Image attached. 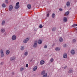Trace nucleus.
Returning <instances> with one entry per match:
<instances>
[{
  "label": "nucleus",
  "mask_w": 77,
  "mask_h": 77,
  "mask_svg": "<svg viewBox=\"0 0 77 77\" xmlns=\"http://www.w3.org/2000/svg\"><path fill=\"white\" fill-rule=\"evenodd\" d=\"M0 52L1 53V57H3L4 55V52H3V50L1 49Z\"/></svg>",
  "instance_id": "f03ea898"
},
{
  "label": "nucleus",
  "mask_w": 77,
  "mask_h": 77,
  "mask_svg": "<svg viewBox=\"0 0 77 77\" xmlns=\"http://www.w3.org/2000/svg\"><path fill=\"white\" fill-rule=\"evenodd\" d=\"M42 42L41 40H39L38 41V43L39 44H42Z\"/></svg>",
  "instance_id": "2eb2a0df"
},
{
  "label": "nucleus",
  "mask_w": 77,
  "mask_h": 77,
  "mask_svg": "<svg viewBox=\"0 0 77 77\" xmlns=\"http://www.w3.org/2000/svg\"><path fill=\"white\" fill-rule=\"evenodd\" d=\"M69 11H67L65 13V15L66 16L67 15H68V14H69Z\"/></svg>",
  "instance_id": "5701e85b"
},
{
  "label": "nucleus",
  "mask_w": 77,
  "mask_h": 77,
  "mask_svg": "<svg viewBox=\"0 0 77 77\" xmlns=\"http://www.w3.org/2000/svg\"><path fill=\"white\" fill-rule=\"evenodd\" d=\"M29 40V38H27L26 39H25L23 41V42L24 43H27V42Z\"/></svg>",
  "instance_id": "39448f33"
},
{
  "label": "nucleus",
  "mask_w": 77,
  "mask_h": 77,
  "mask_svg": "<svg viewBox=\"0 0 77 77\" xmlns=\"http://www.w3.org/2000/svg\"><path fill=\"white\" fill-rule=\"evenodd\" d=\"M55 16H56V15H55V14L54 13H53L52 15V18H54V17H55Z\"/></svg>",
  "instance_id": "393cba45"
},
{
  "label": "nucleus",
  "mask_w": 77,
  "mask_h": 77,
  "mask_svg": "<svg viewBox=\"0 0 77 77\" xmlns=\"http://www.w3.org/2000/svg\"><path fill=\"white\" fill-rule=\"evenodd\" d=\"M2 6L3 8H5L6 7V4H5L3 3L2 4Z\"/></svg>",
  "instance_id": "4be33fe9"
},
{
  "label": "nucleus",
  "mask_w": 77,
  "mask_h": 77,
  "mask_svg": "<svg viewBox=\"0 0 77 77\" xmlns=\"http://www.w3.org/2000/svg\"><path fill=\"white\" fill-rule=\"evenodd\" d=\"M24 69V67H21L20 69V71H23Z\"/></svg>",
  "instance_id": "bb28decb"
},
{
  "label": "nucleus",
  "mask_w": 77,
  "mask_h": 77,
  "mask_svg": "<svg viewBox=\"0 0 77 77\" xmlns=\"http://www.w3.org/2000/svg\"><path fill=\"white\" fill-rule=\"evenodd\" d=\"M27 7L28 9H31V5L30 4L28 5Z\"/></svg>",
  "instance_id": "4468645a"
},
{
  "label": "nucleus",
  "mask_w": 77,
  "mask_h": 77,
  "mask_svg": "<svg viewBox=\"0 0 77 77\" xmlns=\"http://www.w3.org/2000/svg\"><path fill=\"white\" fill-rule=\"evenodd\" d=\"M59 41L60 42H63V38L62 37H60L59 38Z\"/></svg>",
  "instance_id": "f8f14e48"
},
{
  "label": "nucleus",
  "mask_w": 77,
  "mask_h": 77,
  "mask_svg": "<svg viewBox=\"0 0 77 77\" xmlns=\"http://www.w3.org/2000/svg\"><path fill=\"white\" fill-rule=\"evenodd\" d=\"M37 69V66H35L33 69V70L36 71Z\"/></svg>",
  "instance_id": "a878e982"
},
{
  "label": "nucleus",
  "mask_w": 77,
  "mask_h": 77,
  "mask_svg": "<svg viewBox=\"0 0 77 77\" xmlns=\"http://www.w3.org/2000/svg\"><path fill=\"white\" fill-rule=\"evenodd\" d=\"M50 15V14H48L47 15V17H49V15Z\"/></svg>",
  "instance_id": "4c0bfd02"
},
{
  "label": "nucleus",
  "mask_w": 77,
  "mask_h": 77,
  "mask_svg": "<svg viewBox=\"0 0 77 77\" xmlns=\"http://www.w3.org/2000/svg\"><path fill=\"white\" fill-rule=\"evenodd\" d=\"M21 50H24V47L22 46L21 47Z\"/></svg>",
  "instance_id": "f704fd0d"
},
{
  "label": "nucleus",
  "mask_w": 77,
  "mask_h": 77,
  "mask_svg": "<svg viewBox=\"0 0 77 77\" xmlns=\"http://www.w3.org/2000/svg\"><path fill=\"white\" fill-rule=\"evenodd\" d=\"M37 43H38V42L37 41H35L33 45V47L35 48H36L37 47Z\"/></svg>",
  "instance_id": "7ed1b4c3"
},
{
  "label": "nucleus",
  "mask_w": 77,
  "mask_h": 77,
  "mask_svg": "<svg viewBox=\"0 0 77 77\" xmlns=\"http://www.w3.org/2000/svg\"><path fill=\"white\" fill-rule=\"evenodd\" d=\"M5 35H6V33L5 32V33H4Z\"/></svg>",
  "instance_id": "79ce46f5"
},
{
  "label": "nucleus",
  "mask_w": 77,
  "mask_h": 77,
  "mask_svg": "<svg viewBox=\"0 0 77 77\" xmlns=\"http://www.w3.org/2000/svg\"><path fill=\"white\" fill-rule=\"evenodd\" d=\"M64 69H65V68H66V67H64Z\"/></svg>",
  "instance_id": "37998d69"
},
{
  "label": "nucleus",
  "mask_w": 77,
  "mask_h": 77,
  "mask_svg": "<svg viewBox=\"0 0 77 77\" xmlns=\"http://www.w3.org/2000/svg\"><path fill=\"white\" fill-rule=\"evenodd\" d=\"M67 18L66 17H64L63 18V21H64L65 22H66V21H67Z\"/></svg>",
  "instance_id": "f3484780"
},
{
  "label": "nucleus",
  "mask_w": 77,
  "mask_h": 77,
  "mask_svg": "<svg viewBox=\"0 0 77 77\" xmlns=\"http://www.w3.org/2000/svg\"><path fill=\"white\" fill-rule=\"evenodd\" d=\"M9 53H10V51L9 50H8L6 51V54H9Z\"/></svg>",
  "instance_id": "a211bd4d"
},
{
  "label": "nucleus",
  "mask_w": 77,
  "mask_h": 77,
  "mask_svg": "<svg viewBox=\"0 0 77 77\" xmlns=\"http://www.w3.org/2000/svg\"><path fill=\"white\" fill-rule=\"evenodd\" d=\"M1 65H3V62H1Z\"/></svg>",
  "instance_id": "ea45409f"
},
{
  "label": "nucleus",
  "mask_w": 77,
  "mask_h": 77,
  "mask_svg": "<svg viewBox=\"0 0 77 77\" xmlns=\"http://www.w3.org/2000/svg\"><path fill=\"white\" fill-rule=\"evenodd\" d=\"M26 67H27L28 66H29V65H28V64H26Z\"/></svg>",
  "instance_id": "e433bc0d"
},
{
  "label": "nucleus",
  "mask_w": 77,
  "mask_h": 77,
  "mask_svg": "<svg viewBox=\"0 0 77 77\" xmlns=\"http://www.w3.org/2000/svg\"><path fill=\"white\" fill-rule=\"evenodd\" d=\"M63 58H65V59L67 58V54H64L63 55Z\"/></svg>",
  "instance_id": "9b49d317"
},
{
  "label": "nucleus",
  "mask_w": 77,
  "mask_h": 77,
  "mask_svg": "<svg viewBox=\"0 0 77 77\" xmlns=\"http://www.w3.org/2000/svg\"><path fill=\"white\" fill-rule=\"evenodd\" d=\"M52 30L53 32H54L56 30V27H53L52 29Z\"/></svg>",
  "instance_id": "dca6fc26"
},
{
  "label": "nucleus",
  "mask_w": 77,
  "mask_h": 77,
  "mask_svg": "<svg viewBox=\"0 0 77 77\" xmlns=\"http://www.w3.org/2000/svg\"><path fill=\"white\" fill-rule=\"evenodd\" d=\"M45 74H47V73H45V71H43L41 73V75H44Z\"/></svg>",
  "instance_id": "aec40b11"
},
{
  "label": "nucleus",
  "mask_w": 77,
  "mask_h": 77,
  "mask_svg": "<svg viewBox=\"0 0 77 77\" xmlns=\"http://www.w3.org/2000/svg\"><path fill=\"white\" fill-rule=\"evenodd\" d=\"M13 9V6H12V5H10L9 6V11H11Z\"/></svg>",
  "instance_id": "20e7f679"
},
{
  "label": "nucleus",
  "mask_w": 77,
  "mask_h": 77,
  "mask_svg": "<svg viewBox=\"0 0 77 77\" xmlns=\"http://www.w3.org/2000/svg\"><path fill=\"white\" fill-rule=\"evenodd\" d=\"M15 9H18L20 8V5H19V2H18L16 4V6L15 7Z\"/></svg>",
  "instance_id": "f257e3e1"
},
{
  "label": "nucleus",
  "mask_w": 77,
  "mask_h": 77,
  "mask_svg": "<svg viewBox=\"0 0 77 77\" xmlns=\"http://www.w3.org/2000/svg\"><path fill=\"white\" fill-rule=\"evenodd\" d=\"M1 32L2 33H5V29H4L2 28L1 29Z\"/></svg>",
  "instance_id": "6e6552de"
},
{
  "label": "nucleus",
  "mask_w": 77,
  "mask_h": 77,
  "mask_svg": "<svg viewBox=\"0 0 77 77\" xmlns=\"http://www.w3.org/2000/svg\"><path fill=\"white\" fill-rule=\"evenodd\" d=\"M39 27L40 28H42L43 27V26H42V25H40Z\"/></svg>",
  "instance_id": "72a5a7b5"
},
{
  "label": "nucleus",
  "mask_w": 77,
  "mask_h": 77,
  "mask_svg": "<svg viewBox=\"0 0 77 77\" xmlns=\"http://www.w3.org/2000/svg\"><path fill=\"white\" fill-rule=\"evenodd\" d=\"M71 53L72 54H75V51L74 50H72L71 51Z\"/></svg>",
  "instance_id": "9d476101"
},
{
  "label": "nucleus",
  "mask_w": 77,
  "mask_h": 77,
  "mask_svg": "<svg viewBox=\"0 0 77 77\" xmlns=\"http://www.w3.org/2000/svg\"><path fill=\"white\" fill-rule=\"evenodd\" d=\"M28 54V52H26L24 53V55L25 56H27Z\"/></svg>",
  "instance_id": "c756f323"
},
{
  "label": "nucleus",
  "mask_w": 77,
  "mask_h": 77,
  "mask_svg": "<svg viewBox=\"0 0 77 77\" xmlns=\"http://www.w3.org/2000/svg\"><path fill=\"white\" fill-rule=\"evenodd\" d=\"M59 10H60V11H62V10L61 8H60L59 9Z\"/></svg>",
  "instance_id": "a19ab883"
},
{
  "label": "nucleus",
  "mask_w": 77,
  "mask_h": 77,
  "mask_svg": "<svg viewBox=\"0 0 77 77\" xmlns=\"http://www.w3.org/2000/svg\"><path fill=\"white\" fill-rule=\"evenodd\" d=\"M66 5L67 6H70V2L69 1L67 2Z\"/></svg>",
  "instance_id": "ddd939ff"
},
{
  "label": "nucleus",
  "mask_w": 77,
  "mask_h": 77,
  "mask_svg": "<svg viewBox=\"0 0 77 77\" xmlns=\"http://www.w3.org/2000/svg\"><path fill=\"white\" fill-rule=\"evenodd\" d=\"M5 2L7 4H8V3H9V1L8 0H5Z\"/></svg>",
  "instance_id": "2f4dec72"
},
{
  "label": "nucleus",
  "mask_w": 77,
  "mask_h": 77,
  "mask_svg": "<svg viewBox=\"0 0 77 77\" xmlns=\"http://www.w3.org/2000/svg\"><path fill=\"white\" fill-rule=\"evenodd\" d=\"M72 42L73 43L76 42V40H75V39H73V40L72 41Z\"/></svg>",
  "instance_id": "c85d7f7f"
},
{
  "label": "nucleus",
  "mask_w": 77,
  "mask_h": 77,
  "mask_svg": "<svg viewBox=\"0 0 77 77\" xmlns=\"http://www.w3.org/2000/svg\"><path fill=\"white\" fill-rule=\"evenodd\" d=\"M10 61H12V60H15V57H11L10 58Z\"/></svg>",
  "instance_id": "0eeeda50"
},
{
  "label": "nucleus",
  "mask_w": 77,
  "mask_h": 77,
  "mask_svg": "<svg viewBox=\"0 0 77 77\" xmlns=\"http://www.w3.org/2000/svg\"><path fill=\"white\" fill-rule=\"evenodd\" d=\"M51 62H53L54 61V59L53 58H51L50 60Z\"/></svg>",
  "instance_id": "7c9ffc66"
},
{
  "label": "nucleus",
  "mask_w": 77,
  "mask_h": 77,
  "mask_svg": "<svg viewBox=\"0 0 77 77\" xmlns=\"http://www.w3.org/2000/svg\"><path fill=\"white\" fill-rule=\"evenodd\" d=\"M75 26H77V24H74L72 26V27H75Z\"/></svg>",
  "instance_id": "473e14b6"
},
{
  "label": "nucleus",
  "mask_w": 77,
  "mask_h": 77,
  "mask_svg": "<svg viewBox=\"0 0 77 77\" xmlns=\"http://www.w3.org/2000/svg\"><path fill=\"white\" fill-rule=\"evenodd\" d=\"M45 63V61H44V60H42L40 62L41 65H43V64H44Z\"/></svg>",
  "instance_id": "1a4fd4ad"
},
{
  "label": "nucleus",
  "mask_w": 77,
  "mask_h": 77,
  "mask_svg": "<svg viewBox=\"0 0 77 77\" xmlns=\"http://www.w3.org/2000/svg\"><path fill=\"white\" fill-rule=\"evenodd\" d=\"M16 37L15 35H14L12 36V39L13 40H15L16 39Z\"/></svg>",
  "instance_id": "423d86ee"
},
{
  "label": "nucleus",
  "mask_w": 77,
  "mask_h": 77,
  "mask_svg": "<svg viewBox=\"0 0 77 77\" xmlns=\"http://www.w3.org/2000/svg\"><path fill=\"white\" fill-rule=\"evenodd\" d=\"M5 21L3 20L2 21V26H4L5 25Z\"/></svg>",
  "instance_id": "412c9836"
},
{
  "label": "nucleus",
  "mask_w": 77,
  "mask_h": 77,
  "mask_svg": "<svg viewBox=\"0 0 77 77\" xmlns=\"http://www.w3.org/2000/svg\"><path fill=\"white\" fill-rule=\"evenodd\" d=\"M66 44H65L64 45L63 47H66Z\"/></svg>",
  "instance_id": "58836bf2"
},
{
  "label": "nucleus",
  "mask_w": 77,
  "mask_h": 77,
  "mask_svg": "<svg viewBox=\"0 0 77 77\" xmlns=\"http://www.w3.org/2000/svg\"><path fill=\"white\" fill-rule=\"evenodd\" d=\"M47 73H45L44 75H43L42 77H47Z\"/></svg>",
  "instance_id": "cd10ccee"
},
{
  "label": "nucleus",
  "mask_w": 77,
  "mask_h": 77,
  "mask_svg": "<svg viewBox=\"0 0 77 77\" xmlns=\"http://www.w3.org/2000/svg\"><path fill=\"white\" fill-rule=\"evenodd\" d=\"M44 48H47V46L46 45H45L44 46Z\"/></svg>",
  "instance_id": "c9c22d12"
},
{
  "label": "nucleus",
  "mask_w": 77,
  "mask_h": 77,
  "mask_svg": "<svg viewBox=\"0 0 77 77\" xmlns=\"http://www.w3.org/2000/svg\"><path fill=\"white\" fill-rule=\"evenodd\" d=\"M73 72V71L72 70V69H70L68 72V73H72Z\"/></svg>",
  "instance_id": "6ab92c4d"
},
{
  "label": "nucleus",
  "mask_w": 77,
  "mask_h": 77,
  "mask_svg": "<svg viewBox=\"0 0 77 77\" xmlns=\"http://www.w3.org/2000/svg\"><path fill=\"white\" fill-rule=\"evenodd\" d=\"M55 50L56 51H59L60 50V48L58 47H57L55 48Z\"/></svg>",
  "instance_id": "b1692460"
}]
</instances>
